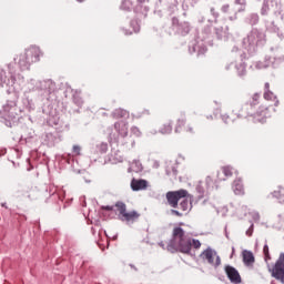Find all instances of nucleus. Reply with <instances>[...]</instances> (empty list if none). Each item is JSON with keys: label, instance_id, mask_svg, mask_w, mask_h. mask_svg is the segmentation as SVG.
I'll list each match as a JSON object with an SVG mask.
<instances>
[{"label": "nucleus", "instance_id": "1", "mask_svg": "<svg viewBox=\"0 0 284 284\" xmlns=\"http://www.w3.org/2000/svg\"><path fill=\"white\" fill-rule=\"evenodd\" d=\"M41 57H43L41 48L30 45L13 58L14 62L7 64L8 73L6 72V68L0 65V85L4 88L7 94L17 95L21 92V84L17 83L14 78L17 74L14 67L18 65L20 70H30L32 63H39L41 61Z\"/></svg>", "mask_w": 284, "mask_h": 284}, {"label": "nucleus", "instance_id": "2", "mask_svg": "<svg viewBox=\"0 0 284 284\" xmlns=\"http://www.w3.org/2000/svg\"><path fill=\"white\" fill-rule=\"evenodd\" d=\"M193 247L199 250L201 247V242L199 240H192L185 234V231L181 227H175L173 230V237L170 240L166 245L168 252L174 254V252H182V254H190V251Z\"/></svg>", "mask_w": 284, "mask_h": 284}, {"label": "nucleus", "instance_id": "3", "mask_svg": "<svg viewBox=\"0 0 284 284\" xmlns=\"http://www.w3.org/2000/svg\"><path fill=\"white\" fill-rule=\"evenodd\" d=\"M263 43H265V33L258 29H253L243 40V44L248 52H254L256 45H263Z\"/></svg>", "mask_w": 284, "mask_h": 284}, {"label": "nucleus", "instance_id": "4", "mask_svg": "<svg viewBox=\"0 0 284 284\" xmlns=\"http://www.w3.org/2000/svg\"><path fill=\"white\" fill-rule=\"evenodd\" d=\"M28 88H31L32 90H34V88H37V90H42V92H44V97H50V94H52L54 92V81L52 80H44V81H37L34 79H31L28 82Z\"/></svg>", "mask_w": 284, "mask_h": 284}, {"label": "nucleus", "instance_id": "5", "mask_svg": "<svg viewBox=\"0 0 284 284\" xmlns=\"http://www.w3.org/2000/svg\"><path fill=\"white\" fill-rule=\"evenodd\" d=\"M0 114L2 119H8L9 121H12V119H17V116L21 114V111L19 106H17V101H7L6 104H3Z\"/></svg>", "mask_w": 284, "mask_h": 284}, {"label": "nucleus", "instance_id": "6", "mask_svg": "<svg viewBox=\"0 0 284 284\" xmlns=\"http://www.w3.org/2000/svg\"><path fill=\"white\" fill-rule=\"evenodd\" d=\"M200 257L202 258V261L209 263V265H212V267H219L221 265V256H219V253H216V251L212 247H207L206 250H204L200 254Z\"/></svg>", "mask_w": 284, "mask_h": 284}, {"label": "nucleus", "instance_id": "7", "mask_svg": "<svg viewBox=\"0 0 284 284\" xmlns=\"http://www.w3.org/2000/svg\"><path fill=\"white\" fill-rule=\"evenodd\" d=\"M268 272L273 278H276V281H281L284 284V253L280 254L273 268L268 266Z\"/></svg>", "mask_w": 284, "mask_h": 284}, {"label": "nucleus", "instance_id": "8", "mask_svg": "<svg viewBox=\"0 0 284 284\" xmlns=\"http://www.w3.org/2000/svg\"><path fill=\"white\" fill-rule=\"evenodd\" d=\"M195 190L199 194V199H203L206 194H210L214 190V180L211 176H206L204 181H200Z\"/></svg>", "mask_w": 284, "mask_h": 284}, {"label": "nucleus", "instance_id": "9", "mask_svg": "<svg viewBox=\"0 0 284 284\" xmlns=\"http://www.w3.org/2000/svg\"><path fill=\"white\" fill-rule=\"evenodd\" d=\"M189 195L187 190H179L166 193V201L171 207H179V201L186 199Z\"/></svg>", "mask_w": 284, "mask_h": 284}, {"label": "nucleus", "instance_id": "10", "mask_svg": "<svg viewBox=\"0 0 284 284\" xmlns=\"http://www.w3.org/2000/svg\"><path fill=\"white\" fill-rule=\"evenodd\" d=\"M116 207H118V212L122 216V221H126V223H131L136 221V219H139V213H136V211H132L129 213L125 211V204H123V202L116 203Z\"/></svg>", "mask_w": 284, "mask_h": 284}, {"label": "nucleus", "instance_id": "11", "mask_svg": "<svg viewBox=\"0 0 284 284\" xmlns=\"http://www.w3.org/2000/svg\"><path fill=\"white\" fill-rule=\"evenodd\" d=\"M181 128H184V132H186L187 134H194V132H195L194 124L187 123L185 125V115H182L180 119H178L175 132L176 133L181 132Z\"/></svg>", "mask_w": 284, "mask_h": 284}, {"label": "nucleus", "instance_id": "12", "mask_svg": "<svg viewBox=\"0 0 284 284\" xmlns=\"http://www.w3.org/2000/svg\"><path fill=\"white\" fill-rule=\"evenodd\" d=\"M225 274H226L229 281H231V283H234V284L241 283V274H239V271L235 267H233L231 265H226Z\"/></svg>", "mask_w": 284, "mask_h": 284}, {"label": "nucleus", "instance_id": "13", "mask_svg": "<svg viewBox=\"0 0 284 284\" xmlns=\"http://www.w3.org/2000/svg\"><path fill=\"white\" fill-rule=\"evenodd\" d=\"M270 109L262 106L254 115L253 119L255 121V123H265V121L267 120V118H270Z\"/></svg>", "mask_w": 284, "mask_h": 284}, {"label": "nucleus", "instance_id": "14", "mask_svg": "<svg viewBox=\"0 0 284 284\" xmlns=\"http://www.w3.org/2000/svg\"><path fill=\"white\" fill-rule=\"evenodd\" d=\"M114 130L118 132L119 136L122 139H125L129 133V126H128V121L121 120L114 123Z\"/></svg>", "mask_w": 284, "mask_h": 284}, {"label": "nucleus", "instance_id": "15", "mask_svg": "<svg viewBox=\"0 0 284 284\" xmlns=\"http://www.w3.org/2000/svg\"><path fill=\"white\" fill-rule=\"evenodd\" d=\"M234 174V168L232 166H223L219 172H217V179L219 181H227L230 176Z\"/></svg>", "mask_w": 284, "mask_h": 284}, {"label": "nucleus", "instance_id": "16", "mask_svg": "<svg viewBox=\"0 0 284 284\" xmlns=\"http://www.w3.org/2000/svg\"><path fill=\"white\" fill-rule=\"evenodd\" d=\"M22 104L23 106L31 112V110H34V100L32 98V94L30 92L24 91L23 98H22Z\"/></svg>", "mask_w": 284, "mask_h": 284}, {"label": "nucleus", "instance_id": "17", "mask_svg": "<svg viewBox=\"0 0 284 284\" xmlns=\"http://www.w3.org/2000/svg\"><path fill=\"white\" fill-rule=\"evenodd\" d=\"M131 190L133 192H140L141 190H148V181L133 179L131 181Z\"/></svg>", "mask_w": 284, "mask_h": 284}, {"label": "nucleus", "instance_id": "18", "mask_svg": "<svg viewBox=\"0 0 284 284\" xmlns=\"http://www.w3.org/2000/svg\"><path fill=\"white\" fill-rule=\"evenodd\" d=\"M232 190L237 196H243V194H245V187L243 186V180H241V178L234 180Z\"/></svg>", "mask_w": 284, "mask_h": 284}, {"label": "nucleus", "instance_id": "19", "mask_svg": "<svg viewBox=\"0 0 284 284\" xmlns=\"http://www.w3.org/2000/svg\"><path fill=\"white\" fill-rule=\"evenodd\" d=\"M243 256V263L244 265H246V267H252V265H254V253H252V251H243L242 253Z\"/></svg>", "mask_w": 284, "mask_h": 284}, {"label": "nucleus", "instance_id": "20", "mask_svg": "<svg viewBox=\"0 0 284 284\" xmlns=\"http://www.w3.org/2000/svg\"><path fill=\"white\" fill-rule=\"evenodd\" d=\"M215 34L217 39H222L223 41H227V26H220L215 27Z\"/></svg>", "mask_w": 284, "mask_h": 284}, {"label": "nucleus", "instance_id": "21", "mask_svg": "<svg viewBox=\"0 0 284 284\" xmlns=\"http://www.w3.org/2000/svg\"><path fill=\"white\" fill-rule=\"evenodd\" d=\"M276 10V3L272 0H266L262 7V14H267L268 12H274Z\"/></svg>", "mask_w": 284, "mask_h": 284}, {"label": "nucleus", "instance_id": "22", "mask_svg": "<svg viewBox=\"0 0 284 284\" xmlns=\"http://www.w3.org/2000/svg\"><path fill=\"white\" fill-rule=\"evenodd\" d=\"M113 119H130V112L123 109H115L112 112Z\"/></svg>", "mask_w": 284, "mask_h": 284}, {"label": "nucleus", "instance_id": "23", "mask_svg": "<svg viewBox=\"0 0 284 284\" xmlns=\"http://www.w3.org/2000/svg\"><path fill=\"white\" fill-rule=\"evenodd\" d=\"M234 68L239 74V77H245V74H247V70L245 67V62L241 61V62H236L234 64Z\"/></svg>", "mask_w": 284, "mask_h": 284}, {"label": "nucleus", "instance_id": "24", "mask_svg": "<svg viewBox=\"0 0 284 284\" xmlns=\"http://www.w3.org/2000/svg\"><path fill=\"white\" fill-rule=\"evenodd\" d=\"M128 172H135V173L143 172V164H141L140 161L134 160L130 164Z\"/></svg>", "mask_w": 284, "mask_h": 284}, {"label": "nucleus", "instance_id": "25", "mask_svg": "<svg viewBox=\"0 0 284 284\" xmlns=\"http://www.w3.org/2000/svg\"><path fill=\"white\" fill-rule=\"evenodd\" d=\"M189 50L191 54L192 52H197L199 55L205 54V52H207V48H205L203 43L194 44L193 48H190Z\"/></svg>", "mask_w": 284, "mask_h": 284}, {"label": "nucleus", "instance_id": "26", "mask_svg": "<svg viewBox=\"0 0 284 284\" xmlns=\"http://www.w3.org/2000/svg\"><path fill=\"white\" fill-rule=\"evenodd\" d=\"M176 207H179V210H182V212H187V210H192V202L183 197V200L180 202V204H178Z\"/></svg>", "mask_w": 284, "mask_h": 284}, {"label": "nucleus", "instance_id": "27", "mask_svg": "<svg viewBox=\"0 0 284 284\" xmlns=\"http://www.w3.org/2000/svg\"><path fill=\"white\" fill-rule=\"evenodd\" d=\"M264 99L266 101H276V95L270 91V83H265Z\"/></svg>", "mask_w": 284, "mask_h": 284}, {"label": "nucleus", "instance_id": "28", "mask_svg": "<svg viewBox=\"0 0 284 284\" xmlns=\"http://www.w3.org/2000/svg\"><path fill=\"white\" fill-rule=\"evenodd\" d=\"M111 162L112 163H123V155L121 154V151H114L111 154Z\"/></svg>", "mask_w": 284, "mask_h": 284}, {"label": "nucleus", "instance_id": "29", "mask_svg": "<svg viewBox=\"0 0 284 284\" xmlns=\"http://www.w3.org/2000/svg\"><path fill=\"white\" fill-rule=\"evenodd\" d=\"M161 134H172V122L163 124L160 129Z\"/></svg>", "mask_w": 284, "mask_h": 284}, {"label": "nucleus", "instance_id": "30", "mask_svg": "<svg viewBox=\"0 0 284 284\" xmlns=\"http://www.w3.org/2000/svg\"><path fill=\"white\" fill-rule=\"evenodd\" d=\"M281 187H280V190H277V191H273L272 193H271V195L273 196V199H277L278 200V202L282 204V205H284V194H281Z\"/></svg>", "mask_w": 284, "mask_h": 284}, {"label": "nucleus", "instance_id": "31", "mask_svg": "<svg viewBox=\"0 0 284 284\" xmlns=\"http://www.w3.org/2000/svg\"><path fill=\"white\" fill-rule=\"evenodd\" d=\"M270 65H272V58H266V62H256L255 68L257 70H263V68H270Z\"/></svg>", "mask_w": 284, "mask_h": 284}, {"label": "nucleus", "instance_id": "32", "mask_svg": "<svg viewBox=\"0 0 284 284\" xmlns=\"http://www.w3.org/2000/svg\"><path fill=\"white\" fill-rule=\"evenodd\" d=\"M250 216H252L253 221L258 222L261 221V214H258V212L256 211H251L248 212Z\"/></svg>", "mask_w": 284, "mask_h": 284}, {"label": "nucleus", "instance_id": "33", "mask_svg": "<svg viewBox=\"0 0 284 284\" xmlns=\"http://www.w3.org/2000/svg\"><path fill=\"white\" fill-rule=\"evenodd\" d=\"M131 134L133 135V136H141V130L139 129V126H132L131 128Z\"/></svg>", "mask_w": 284, "mask_h": 284}, {"label": "nucleus", "instance_id": "34", "mask_svg": "<svg viewBox=\"0 0 284 284\" xmlns=\"http://www.w3.org/2000/svg\"><path fill=\"white\" fill-rule=\"evenodd\" d=\"M233 112H235L237 116H241V112H243V106L240 103L235 104Z\"/></svg>", "mask_w": 284, "mask_h": 284}, {"label": "nucleus", "instance_id": "35", "mask_svg": "<svg viewBox=\"0 0 284 284\" xmlns=\"http://www.w3.org/2000/svg\"><path fill=\"white\" fill-rule=\"evenodd\" d=\"M246 236H252L254 234V224H251L248 230L245 232Z\"/></svg>", "mask_w": 284, "mask_h": 284}, {"label": "nucleus", "instance_id": "36", "mask_svg": "<svg viewBox=\"0 0 284 284\" xmlns=\"http://www.w3.org/2000/svg\"><path fill=\"white\" fill-rule=\"evenodd\" d=\"M251 23L252 24L258 23V14H252L251 16Z\"/></svg>", "mask_w": 284, "mask_h": 284}, {"label": "nucleus", "instance_id": "37", "mask_svg": "<svg viewBox=\"0 0 284 284\" xmlns=\"http://www.w3.org/2000/svg\"><path fill=\"white\" fill-rule=\"evenodd\" d=\"M100 151H101L102 153L108 152V143H101V144H100Z\"/></svg>", "mask_w": 284, "mask_h": 284}, {"label": "nucleus", "instance_id": "38", "mask_svg": "<svg viewBox=\"0 0 284 284\" xmlns=\"http://www.w3.org/2000/svg\"><path fill=\"white\" fill-rule=\"evenodd\" d=\"M73 152H74V154H81V146L74 145L73 146Z\"/></svg>", "mask_w": 284, "mask_h": 284}, {"label": "nucleus", "instance_id": "39", "mask_svg": "<svg viewBox=\"0 0 284 284\" xmlns=\"http://www.w3.org/2000/svg\"><path fill=\"white\" fill-rule=\"evenodd\" d=\"M263 252H264V255L266 256L267 254H270V246H267V244L264 245Z\"/></svg>", "mask_w": 284, "mask_h": 284}, {"label": "nucleus", "instance_id": "40", "mask_svg": "<svg viewBox=\"0 0 284 284\" xmlns=\"http://www.w3.org/2000/svg\"><path fill=\"white\" fill-rule=\"evenodd\" d=\"M171 214H175V216H183V214L176 210H171Z\"/></svg>", "mask_w": 284, "mask_h": 284}, {"label": "nucleus", "instance_id": "41", "mask_svg": "<svg viewBox=\"0 0 284 284\" xmlns=\"http://www.w3.org/2000/svg\"><path fill=\"white\" fill-rule=\"evenodd\" d=\"M235 3L237 6H245V0H236Z\"/></svg>", "mask_w": 284, "mask_h": 284}, {"label": "nucleus", "instance_id": "42", "mask_svg": "<svg viewBox=\"0 0 284 284\" xmlns=\"http://www.w3.org/2000/svg\"><path fill=\"white\" fill-rule=\"evenodd\" d=\"M222 10H223L224 12H227V10H230V6L224 4V6L222 7Z\"/></svg>", "mask_w": 284, "mask_h": 284}, {"label": "nucleus", "instance_id": "43", "mask_svg": "<svg viewBox=\"0 0 284 284\" xmlns=\"http://www.w3.org/2000/svg\"><path fill=\"white\" fill-rule=\"evenodd\" d=\"M232 65H234V63L226 64L225 70H232Z\"/></svg>", "mask_w": 284, "mask_h": 284}, {"label": "nucleus", "instance_id": "44", "mask_svg": "<svg viewBox=\"0 0 284 284\" xmlns=\"http://www.w3.org/2000/svg\"><path fill=\"white\" fill-rule=\"evenodd\" d=\"M230 119V116L227 115H222V120L224 121V123H227V120Z\"/></svg>", "mask_w": 284, "mask_h": 284}, {"label": "nucleus", "instance_id": "45", "mask_svg": "<svg viewBox=\"0 0 284 284\" xmlns=\"http://www.w3.org/2000/svg\"><path fill=\"white\" fill-rule=\"evenodd\" d=\"M265 256V262L267 263V261H271L272 260V256H270V253H267V255H264Z\"/></svg>", "mask_w": 284, "mask_h": 284}, {"label": "nucleus", "instance_id": "46", "mask_svg": "<svg viewBox=\"0 0 284 284\" xmlns=\"http://www.w3.org/2000/svg\"><path fill=\"white\" fill-rule=\"evenodd\" d=\"M258 99H260L258 94L253 95V101H258Z\"/></svg>", "mask_w": 284, "mask_h": 284}, {"label": "nucleus", "instance_id": "47", "mask_svg": "<svg viewBox=\"0 0 284 284\" xmlns=\"http://www.w3.org/2000/svg\"><path fill=\"white\" fill-rule=\"evenodd\" d=\"M139 30H140L139 26H136V27L133 28V31H134V32H139Z\"/></svg>", "mask_w": 284, "mask_h": 284}, {"label": "nucleus", "instance_id": "48", "mask_svg": "<svg viewBox=\"0 0 284 284\" xmlns=\"http://www.w3.org/2000/svg\"><path fill=\"white\" fill-rule=\"evenodd\" d=\"M206 119H207L209 121H212V120L214 119V116L207 115Z\"/></svg>", "mask_w": 284, "mask_h": 284}, {"label": "nucleus", "instance_id": "49", "mask_svg": "<svg viewBox=\"0 0 284 284\" xmlns=\"http://www.w3.org/2000/svg\"><path fill=\"white\" fill-rule=\"evenodd\" d=\"M160 247H162L163 250H165V244L163 242L160 243Z\"/></svg>", "mask_w": 284, "mask_h": 284}, {"label": "nucleus", "instance_id": "50", "mask_svg": "<svg viewBox=\"0 0 284 284\" xmlns=\"http://www.w3.org/2000/svg\"><path fill=\"white\" fill-rule=\"evenodd\" d=\"M138 3H145V0H138Z\"/></svg>", "mask_w": 284, "mask_h": 284}, {"label": "nucleus", "instance_id": "51", "mask_svg": "<svg viewBox=\"0 0 284 284\" xmlns=\"http://www.w3.org/2000/svg\"><path fill=\"white\" fill-rule=\"evenodd\" d=\"M104 210H112V206H105Z\"/></svg>", "mask_w": 284, "mask_h": 284}, {"label": "nucleus", "instance_id": "52", "mask_svg": "<svg viewBox=\"0 0 284 284\" xmlns=\"http://www.w3.org/2000/svg\"><path fill=\"white\" fill-rule=\"evenodd\" d=\"M275 105H278V100H275Z\"/></svg>", "mask_w": 284, "mask_h": 284}, {"label": "nucleus", "instance_id": "53", "mask_svg": "<svg viewBox=\"0 0 284 284\" xmlns=\"http://www.w3.org/2000/svg\"><path fill=\"white\" fill-rule=\"evenodd\" d=\"M2 207H6V203H2Z\"/></svg>", "mask_w": 284, "mask_h": 284}, {"label": "nucleus", "instance_id": "54", "mask_svg": "<svg viewBox=\"0 0 284 284\" xmlns=\"http://www.w3.org/2000/svg\"><path fill=\"white\" fill-rule=\"evenodd\" d=\"M241 10H243V8H240L239 11L241 12Z\"/></svg>", "mask_w": 284, "mask_h": 284}, {"label": "nucleus", "instance_id": "55", "mask_svg": "<svg viewBox=\"0 0 284 284\" xmlns=\"http://www.w3.org/2000/svg\"><path fill=\"white\" fill-rule=\"evenodd\" d=\"M186 32H190V29H186Z\"/></svg>", "mask_w": 284, "mask_h": 284}, {"label": "nucleus", "instance_id": "56", "mask_svg": "<svg viewBox=\"0 0 284 284\" xmlns=\"http://www.w3.org/2000/svg\"><path fill=\"white\" fill-rule=\"evenodd\" d=\"M271 284H274V281H272Z\"/></svg>", "mask_w": 284, "mask_h": 284}, {"label": "nucleus", "instance_id": "57", "mask_svg": "<svg viewBox=\"0 0 284 284\" xmlns=\"http://www.w3.org/2000/svg\"><path fill=\"white\" fill-rule=\"evenodd\" d=\"M247 114H251V115H252V113H250V112H247Z\"/></svg>", "mask_w": 284, "mask_h": 284}, {"label": "nucleus", "instance_id": "58", "mask_svg": "<svg viewBox=\"0 0 284 284\" xmlns=\"http://www.w3.org/2000/svg\"><path fill=\"white\" fill-rule=\"evenodd\" d=\"M283 221H284V217H283Z\"/></svg>", "mask_w": 284, "mask_h": 284}]
</instances>
